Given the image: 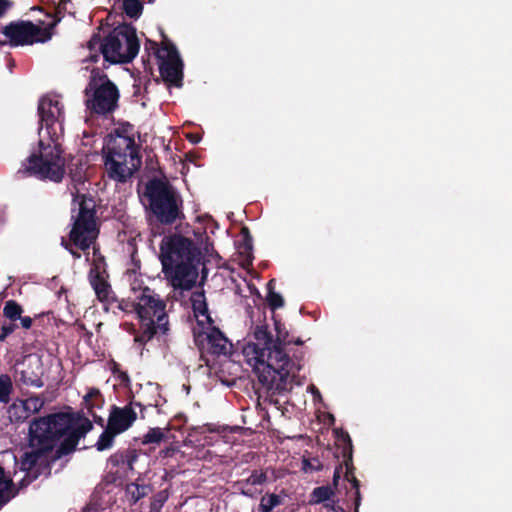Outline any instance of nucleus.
I'll list each match as a JSON object with an SVG mask.
<instances>
[{
    "mask_svg": "<svg viewBox=\"0 0 512 512\" xmlns=\"http://www.w3.org/2000/svg\"><path fill=\"white\" fill-rule=\"evenodd\" d=\"M93 429L92 422L77 412H56L34 417L29 423L28 446L18 462L25 476L20 481L24 488L40 475H50L51 465L72 454L80 441Z\"/></svg>",
    "mask_w": 512,
    "mask_h": 512,
    "instance_id": "f257e3e1",
    "label": "nucleus"
},
{
    "mask_svg": "<svg viewBox=\"0 0 512 512\" xmlns=\"http://www.w3.org/2000/svg\"><path fill=\"white\" fill-rule=\"evenodd\" d=\"M273 319L276 337L273 338L268 324H257L242 353L259 382L273 394H281L292 388V379L301 367L286 351V346L292 344L289 331L280 320Z\"/></svg>",
    "mask_w": 512,
    "mask_h": 512,
    "instance_id": "f03ea898",
    "label": "nucleus"
},
{
    "mask_svg": "<svg viewBox=\"0 0 512 512\" xmlns=\"http://www.w3.org/2000/svg\"><path fill=\"white\" fill-rule=\"evenodd\" d=\"M39 133L45 128L51 143L45 144L39 140V154L32 153L26 159L23 170L26 175L35 176L40 180L61 182L65 174V159L60 137L63 135V106L58 100L42 97L38 104Z\"/></svg>",
    "mask_w": 512,
    "mask_h": 512,
    "instance_id": "7ed1b4c3",
    "label": "nucleus"
},
{
    "mask_svg": "<svg viewBox=\"0 0 512 512\" xmlns=\"http://www.w3.org/2000/svg\"><path fill=\"white\" fill-rule=\"evenodd\" d=\"M72 196V228L69 233V240L62 238L61 245L75 259H80L81 253L75 250L73 246L86 251L95 243L99 235L96 201L91 195L81 194L78 190L73 192Z\"/></svg>",
    "mask_w": 512,
    "mask_h": 512,
    "instance_id": "20e7f679",
    "label": "nucleus"
},
{
    "mask_svg": "<svg viewBox=\"0 0 512 512\" xmlns=\"http://www.w3.org/2000/svg\"><path fill=\"white\" fill-rule=\"evenodd\" d=\"M145 211L151 224L172 226L185 219L184 201L168 181L153 178L144 188Z\"/></svg>",
    "mask_w": 512,
    "mask_h": 512,
    "instance_id": "39448f33",
    "label": "nucleus"
},
{
    "mask_svg": "<svg viewBox=\"0 0 512 512\" xmlns=\"http://www.w3.org/2000/svg\"><path fill=\"white\" fill-rule=\"evenodd\" d=\"M137 319L139 327L134 341L141 347L153 338L165 340L170 332L166 302L149 287H144L137 294Z\"/></svg>",
    "mask_w": 512,
    "mask_h": 512,
    "instance_id": "423d86ee",
    "label": "nucleus"
},
{
    "mask_svg": "<svg viewBox=\"0 0 512 512\" xmlns=\"http://www.w3.org/2000/svg\"><path fill=\"white\" fill-rule=\"evenodd\" d=\"M102 152L109 178L121 183L126 182L141 163L134 138L120 133L110 137Z\"/></svg>",
    "mask_w": 512,
    "mask_h": 512,
    "instance_id": "0eeeda50",
    "label": "nucleus"
},
{
    "mask_svg": "<svg viewBox=\"0 0 512 512\" xmlns=\"http://www.w3.org/2000/svg\"><path fill=\"white\" fill-rule=\"evenodd\" d=\"M85 106L90 114L107 115L118 108L119 89L108 75L93 69L84 90Z\"/></svg>",
    "mask_w": 512,
    "mask_h": 512,
    "instance_id": "6e6552de",
    "label": "nucleus"
},
{
    "mask_svg": "<svg viewBox=\"0 0 512 512\" xmlns=\"http://www.w3.org/2000/svg\"><path fill=\"white\" fill-rule=\"evenodd\" d=\"M140 42L136 28L130 23L115 27L103 39L101 54L105 61L112 64L130 63L138 54Z\"/></svg>",
    "mask_w": 512,
    "mask_h": 512,
    "instance_id": "1a4fd4ad",
    "label": "nucleus"
},
{
    "mask_svg": "<svg viewBox=\"0 0 512 512\" xmlns=\"http://www.w3.org/2000/svg\"><path fill=\"white\" fill-rule=\"evenodd\" d=\"M60 21L61 17L57 16L45 27H42L44 21H39V24L23 20L14 21L4 27L3 34L9 40V44L14 47L45 43L51 40L54 29Z\"/></svg>",
    "mask_w": 512,
    "mask_h": 512,
    "instance_id": "9d476101",
    "label": "nucleus"
},
{
    "mask_svg": "<svg viewBox=\"0 0 512 512\" xmlns=\"http://www.w3.org/2000/svg\"><path fill=\"white\" fill-rule=\"evenodd\" d=\"M199 257L201 252L195 242L183 235L165 236L160 243V260L165 269H169V266L178 262L186 261V258Z\"/></svg>",
    "mask_w": 512,
    "mask_h": 512,
    "instance_id": "9b49d317",
    "label": "nucleus"
},
{
    "mask_svg": "<svg viewBox=\"0 0 512 512\" xmlns=\"http://www.w3.org/2000/svg\"><path fill=\"white\" fill-rule=\"evenodd\" d=\"M162 37V50L166 51V55L158 60L161 78L168 86L180 88L183 86V62L176 46L167 39L164 32Z\"/></svg>",
    "mask_w": 512,
    "mask_h": 512,
    "instance_id": "f8f14e48",
    "label": "nucleus"
},
{
    "mask_svg": "<svg viewBox=\"0 0 512 512\" xmlns=\"http://www.w3.org/2000/svg\"><path fill=\"white\" fill-rule=\"evenodd\" d=\"M200 263L201 257L186 258V261L173 264L169 269L162 267V270L175 289L190 290L196 284Z\"/></svg>",
    "mask_w": 512,
    "mask_h": 512,
    "instance_id": "ddd939ff",
    "label": "nucleus"
},
{
    "mask_svg": "<svg viewBox=\"0 0 512 512\" xmlns=\"http://www.w3.org/2000/svg\"><path fill=\"white\" fill-rule=\"evenodd\" d=\"M133 405L142 407L138 402H130L124 407L113 405L109 413L107 425L120 434L128 430L137 419V413Z\"/></svg>",
    "mask_w": 512,
    "mask_h": 512,
    "instance_id": "4468645a",
    "label": "nucleus"
},
{
    "mask_svg": "<svg viewBox=\"0 0 512 512\" xmlns=\"http://www.w3.org/2000/svg\"><path fill=\"white\" fill-rule=\"evenodd\" d=\"M341 439L345 443L343 447V458L346 466L345 479L351 483V490H353L354 512H359L362 496L360 493V481L354 475V466L352 464V441L347 432H342Z\"/></svg>",
    "mask_w": 512,
    "mask_h": 512,
    "instance_id": "2eb2a0df",
    "label": "nucleus"
},
{
    "mask_svg": "<svg viewBox=\"0 0 512 512\" xmlns=\"http://www.w3.org/2000/svg\"><path fill=\"white\" fill-rule=\"evenodd\" d=\"M43 369L39 359L32 361L28 359L23 362V368L15 372V382L20 386L41 388L44 386L42 380Z\"/></svg>",
    "mask_w": 512,
    "mask_h": 512,
    "instance_id": "dca6fc26",
    "label": "nucleus"
},
{
    "mask_svg": "<svg viewBox=\"0 0 512 512\" xmlns=\"http://www.w3.org/2000/svg\"><path fill=\"white\" fill-rule=\"evenodd\" d=\"M90 284L95 291L97 299L105 305V310L108 311V305H112L116 301L111 285L98 271L90 275Z\"/></svg>",
    "mask_w": 512,
    "mask_h": 512,
    "instance_id": "f3484780",
    "label": "nucleus"
},
{
    "mask_svg": "<svg viewBox=\"0 0 512 512\" xmlns=\"http://www.w3.org/2000/svg\"><path fill=\"white\" fill-rule=\"evenodd\" d=\"M267 473L263 470H253L250 476L246 479L238 480L235 483V487L239 492L249 498H255L258 493L257 489L254 488L256 485H263L267 482Z\"/></svg>",
    "mask_w": 512,
    "mask_h": 512,
    "instance_id": "a211bd4d",
    "label": "nucleus"
},
{
    "mask_svg": "<svg viewBox=\"0 0 512 512\" xmlns=\"http://www.w3.org/2000/svg\"><path fill=\"white\" fill-rule=\"evenodd\" d=\"M208 352L212 355H226L230 344L224 333L217 327H213L207 334Z\"/></svg>",
    "mask_w": 512,
    "mask_h": 512,
    "instance_id": "6ab92c4d",
    "label": "nucleus"
},
{
    "mask_svg": "<svg viewBox=\"0 0 512 512\" xmlns=\"http://www.w3.org/2000/svg\"><path fill=\"white\" fill-rule=\"evenodd\" d=\"M137 459V451L128 448L115 452L109 457L108 461L114 467H126L128 470H133L134 463Z\"/></svg>",
    "mask_w": 512,
    "mask_h": 512,
    "instance_id": "aec40b11",
    "label": "nucleus"
},
{
    "mask_svg": "<svg viewBox=\"0 0 512 512\" xmlns=\"http://www.w3.org/2000/svg\"><path fill=\"white\" fill-rule=\"evenodd\" d=\"M191 304L195 316H202L205 317L209 323L213 322L209 314L208 304L206 302L204 291L193 292L191 295Z\"/></svg>",
    "mask_w": 512,
    "mask_h": 512,
    "instance_id": "412c9836",
    "label": "nucleus"
},
{
    "mask_svg": "<svg viewBox=\"0 0 512 512\" xmlns=\"http://www.w3.org/2000/svg\"><path fill=\"white\" fill-rule=\"evenodd\" d=\"M45 404V400L40 395H33L22 401V409L24 415H18L16 416L17 420L26 419L29 414H36L38 413Z\"/></svg>",
    "mask_w": 512,
    "mask_h": 512,
    "instance_id": "4be33fe9",
    "label": "nucleus"
},
{
    "mask_svg": "<svg viewBox=\"0 0 512 512\" xmlns=\"http://www.w3.org/2000/svg\"><path fill=\"white\" fill-rule=\"evenodd\" d=\"M15 494L12 480L6 477L3 467L0 465V509L6 505Z\"/></svg>",
    "mask_w": 512,
    "mask_h": 512,
    "instance_id": "5701e85b",
    "label": "nucleus"
},
{
    "mask_svg": "<svg viewBox=\"0 0 512 512\" xmlns=\"http://www.w3.org/2000/svg\"><path fill=\"white\" fill-rule=\"evenodd\" d=\"M104 397L98 388H89L86 395L83 397V404L87 409V412L95 411L100 409L104 405Z\"/></svg>",
    "mask_w": 512,
    "mask_h": 512,
    "instance_id": "b1692460",
    "label": "nucleus"
},
{
    "mask_svg": "<svg viewBox=\"0 0 512 512\" xmlns=\"http://www.w3.org/2000/svg\"><path fill=\"white\" fill-rule=\"evenodd\" d=\"M119 434L120 433L110 428V426L106 425L104 431L95 443L96 449L100 452L110 449L114 444L115 437Z\"/></svg>",
    "mask_w": 512,
    "mask_h": 512,
    "instance_id": "393cba45",
    "label": "nucleus"
},
{
    "mask_svg": "<svg viewBox=\"0 0 512 512\" xmlns=\"http://www.w3.org/2000/svg\"><path fill=\"white\" fill-rule=\"evenodd\" d=\"M150 487L144 484L130 483L126 487V493L129 495L131 505L136 504L140 499L146 497Z\"/></svg>",
    "mask_w": 512,
    "mask_h": 512,
    "instance_id": "a878e982",
    "label": "nucleus"
},
{
    "mask_svg": "<svg viewBox=\"0 0 512 512\" xmlns=\"http://www.w3.org/2000/svg\"><path fill=\"white\" fill-rule=\"evenodd\" d=\"M282 503H283V498L280 495L267 492L260 499V503L258 505V511L259 512H272L275 507L280 506Z\"/></svg>",
    "mask_w": 512,
    "mask_h": 512,
    "instance_id": "bb28decb",
    "label": "nucleus"
},
{
    "mask_svg": "<svg viewBox=\"0 0 512 512\" xmlns=\"http://www.w3.org/2000/svg\"><path fill=\"white\" fill-rule=\"evenodd\" d=\"M23 313V307L15 300H8L3 307V316L12 322H16Z\"/></svg>",
    "mask_w": 512,
    "mask_h": 512,
    "instance_id": "cd10ccee",
    "label": "nucleus"
},
{
    "mask_svg": "<svg viewBox=\"0 0 512 512\" xmlns=\"http://www.w3.org/2000/svg\"><path fill=\"white\" fill-rule=\"evenodd\" d=\"M275 280L272 279L267 283V303L272 311L284 306L283 297L274 291Z\"/></svg>",
    "mask_w": 512,
    "mask_h": 512,
    "instance_id": "c85d7f7f",
    "label": "nucleus"
},
{
    "mask_svg": "<svg viewBox=\"0 0 512 512\" xmlns=\"http://www.w3.org/2000/svg\"><path fill=\"white\" fill-rule=\"evenodd\" d=\"M122 9L131 19H138L143 11V4L140 0H123Z\"/></svg>",
    "mask_w": 512,
    "mask_h": 512,
    "instance_id": "c756f323",
    "label": "nucleus"
},
{
    "mask_svg": "<svg viewBox=\"0 0 512 512\" xmlns=\"http://www.w3.org/2000/svg\"><path fill=\"white\" fill-rule=\"evenodd\" d=\"M333 495L334 490L331 486H319L313 489L311 493V502L319 504L329 500Z\"/></svg>",
    "mask_w": 512,
    "mask_h": 512,
    "instance_id": "7c9ffc66",
    "label": "nucleus"
},
{
    "mask_svg": "<svg viewBox=\"0 0 512 512\" xmlns=\"http://www.w3.org/2000/svg\"><path fill=\"white\" fill-rule=\"evenodd\" d=\"M166 438V433L159 427L150 428L142 437V444H158Z\"/></svg>",
    "mask_w": 512,
    "mask_h": 512,
    "instance_id": "2f4dec72",
    "label": "nucleus"
},
{
    "mask_svg": "<svg viewBox=\"0 0 512 512\" xmlns=\"http://www.w3.org/2000/svg\"><path fill=\"white\" fill-rule=\"evenodd\" d=\"M13 390L11 377L7 374L0 375V402L8 403Z\"/></svg>",
    "mask_w": 512,
    "mask_h": 512,
    "instance_id": "473e14b6",
    "label": "nucleus"
},
{
    "mask_svg": "<svg viewBox=\"0 0 512 512\" xmlns=\"http://www.w3.org/2000/svg\"><path fill=\"white\" fill-rule=\"evenodd\" d=\"M167 500L168 493L166 490L158 492L151 499L149 512H161V509Z\"/></svg>",
    "mask_w": 512,
    "mask_h": 512,
    "instance_id": "72a5a7b5",
    "label": "nucleus"
},
{
    "mask_svg": "<svg viewBox=\"0 0 512 512\" xmlns=\"http://www.w3.org/2000/svg\"><path fill=\"white\" fill-rule=\"evenodd\" d=\"M117 303V308L124 313H136L137 314V296L135 300L130 301L126 299H117L114 301Z\"/></svg>",
    "mask_w": 512,
    "mask_h": 512,
    "instance_id": "f704fd0d",
    "label": "nucleus"
},
{
    "mask_svg": "<svg viewBox=\"0 0 512 512\" xmlns=\"http://www.w3.org/2000/svg\"><path fill=\"white\" fill-rule=\"evenodd\" d=\"M18 328V325L16 322H4L0 325V342L6 341L8 336H10L12 333L15 332V330Z\"/></svg>",
    "mask_w": 512,
    "mask_h": 512,
    "instance_id": "c9c22d12",
    "label": "nucleus"
},
{
    "mask_svg": "<svg viewBox=\"0 0 512 512\" xmlns=\"http://www.w3.org/2000/svg\"><path fill=\"white\" fill-rule=\"evenodd\" d=\"M103 39L100 34H93V36L90 38V40L88 41L87 43V47L88 49L92 52V51H96L97 49H99V51L101 52V45L103 44Z\"/></svg>",
    "mask_w": 512,
    "mask_h": 512,
    "instance_id": "e433bc0d",
    "label": "nucleus"
},
{
    "mask_svg": "<svg viewBox=\"0 0 512 512\" xmlns=\"http://www.w3.org/2000/svg\"><path fill=\"white\" fill-rule=\"evenodd\" d=\"M322 468V464L317 458L311 460L304 459L303 460V469L305 471H319Z\"/></svg>",
    "mask_w": 512,
    "mask_h": 512,
    "instance_id": "4c0bfd02",
    "label": "nucleus"
},
{
    "mask_svg": "<svg viewBox=\"0 0 512 512\" xmlns=\"http://www.w3.org/2000/svg\"><path fill=\"white\" fill-rule=\"evenodd\" d=\"M70 2V0H60L57 7H56V11L53 15H51L50 13H45L47 17H52L53 20L59 16V17H63L64 16V13L66 12V5L67 3Z\"/></svg>",
    "mask_w": 512,
    "mask_h": 512,
    "instance_id": "58836bf2",
    "label": "nucleus"
},
{
    "mask_svg": "<svg viewBox=\"0 0 512 512\" xmlns=\"http://www.w3.org/2000/svg\"><path fill=\"white\" fill-rule=\"evenodd\" d=\"M145 49L146 50H153V53L155 54V56L157 57V59L159 60L161 57L164 56L163 54V50H162V47L159 48L158 47V44L154 41H151V40H147L146 43H145Z\"/></svg>",
    "mask_w": 512,
    "mask_h": 512,
    "instance_id": "ea45409f",
    "label": "nucleus"
},
{
    "mask_svg": "<svg viewBox=\"0 0 512 512\" xmlns=\"http://www.w3.org/2000/svg\"><path fill=\"white\" fill-rule=\"evenodd\" d=\"M241 247L244 249L245 252H250L253 248V239L252 237H246L242 238V244Z\"/></svg>",
    "mask_w": 512,
    "mask_h": 512,
    "instance_id": "a19ab883",
    "label": "nucleus"
},
{
    "mask_svg": "<svg viewBox=\"0 0 512 512\" xmlns=\"http://www.w3.org/2000/svg\"><path fill=\"white\" fill-rule=\"evenodd\" d=\"M18 320H20L21 326L24 329H30L32 327L33 319L30 316L21 315V318H19Z\"/></svg>",
    "mask_w": 512,
    "mask_h": 512,
    "instance_id": "79ce46f5",
    "label": "nucleus"
},
{
    "mask_svg": "<svg viewBox=\"0 0 512 512\" xmlns=\"http://www.w3.org/2000/svg\"><path fill=\"white\" fill-rule=\"evenodd\" d=\"M116 376L119 378V380L122 384L126 385V384L130 383V377L126 371H119V374Z\"/></svg>",
    "mask_w": 512,
    "mask_h": 512,
    "instance_id": "37998d69",
    "label": "nucleus"
},
{
    "mask_svg": "<svg viewBox=\"0 0 512 512\" xmlns=\"http://www.w3.org/2000/svg\"><path fill=\"white\" fill-rule=\"evenodd\" d=\"M88 414L92 416L96 424L100 425L101 427H104V419L101 416L97 415L95 411L88 412Z\"/></svg>",
    "mask_w": 512,
    "mask_h": 512,
    "instance_id": "c03bdc74",
    "label": "nucleus"
},
{
    "mask_svg": "<svg viewBox=\"0 0 512 512\" xmlns=\"http://www.w3.org/2000/svg\"><path fill=\"white\" fill-rule=\"evenodd\" d=\"M340 472H341V465L335 469L334 474H333L332 483L335 488L338 486V482L340 479Z\"/></svg>",
    "mask_w": 512,
    "mask_h": 512,
    "instance_id": "a18cd8bd",
    "label": "nucleus"
},
{
    "mask_svg": "<svg viewBox=\"0 0 512 512\" xmlns=\"http://www.w3.org/2000/svg\"><path fill=\"white\" fill-rule=\"evenodd\" d=\"M9 6L10 2L8 0H0V17L6 12Z\"/></svg>",
    "mask_w": 512,
    "mask_h": 512,
    "instance_id": "49530a36",
    "label": "nucleus"
},
{
    "mask_svg": "<svg viewBox=\"0 0 512 512\" xmlns=\"http://www.w3.org/2000/svg\"><path fill=\"white\" fill-rule=\"evenodd\" d=\"M71 178L75 182H80V183L83 182V176H82V174L80 172L79 173L78 172L71 173Z\"/></svg>",
    "mask_w": 512,
    "mask_h": 512,
    "instance_id": "de8ad7c7",
    "label": "nucleus"
},
{
    "mask_svg": "<svg viewBox=\"0 0 512 512\" xmlns=\"http://www.w3.org/2000/svg\"><path fill=\"white\" fill-rule=\"evenodd\" d=\"M241 235H242V238H246V237H252L251 234H250V231L247 227H242L241 228Z\"/></svg>",
    "mask_w": 512,
    "mask_h": 512,
    "instance_id": "09e8293b",
    "label": "nucleus"
},
{
    "mask_svg": "<svg viewBox=\"0 0 512 512\" xmlns=\"http://www.w3.org/2000/svg\"><path fill=\"white\" fill-rule=\"evenodd\" d=\"M119 371H122V370L120 369V365H119L118 363L114 362V363H113V366H112V373H113L114 375H118V374H119Z\"/></svg>",
    "mask_w": 512,
    "mask_h": 512,
    "instance_id": "8fccbe9b",
    "label": "nucleus"
},
{
    "mask_svg": "<svg viewBox=\"0 0 512 512\" xmlns=\"http://www.w3.org/2000/svg\"><path fill=\"white\" fill-rule=\"evenodd\" d=\"M292 344L302 345V344H303V341H302L300 338H297L296 340H293V339H292Z\"/></svg>",
    "mask_w": 512,
    "mask_h": 512,
    "instance_id": "3c124183",
    "label": "nucleus"
},
{
    "mask_svg": "<svg viewBox=\"0 0 512 512\" xmlns=\"http://www.w3.org/2000/svg\"><path fill=\"white\" fill-rule=\"evenodd\" d=\"M98 57H99V56H98L97 54H96V55H91V56H90V60H91L92 62H96V61H97V59H98Z\"/></svg>",
    "mask_w": 512,
    "mask_h": 512,
    "instance_id": "603ef678",
    "label": "nucleus"
},
{
    "mask_svg": "<svg viewBox=\"0 0 512 512\" xmlns=\"http://www.w3.org/2000/svg\"><path fill=\"white\" fill-rule=\"evenodd\" d=\"M31 10H38L40 12H43V9L41 7H38V6L32 7Z\"/></svg>",
    "mask_w": 512,
    "mask_h": 512,
    "instance_id": "864d4df0",
    "label": "nucleus"
},
{
    "mask_svg": "<svg viewBox=\"0 0 512 512\" xmlns=\"http://www.w3.org/2000/svg\"><path fill=\"white\" fill-rule=\"evenodd\" d=\"M147 3H154L155 0H146Z\"/></svg>",
    "mask_w": 512,
    "mask_h": 512,
    "instance_id": "5fc2aeb1",
    "label": "nucleus"
},
{
    "mask_svg": "<svg viewBox=\"0 0 512 512\" xmlns=\"http://www.w3.org/2000/svg\"><path fill=\"white\" fill-rule=\"evenodd\" d=\"M83 512H91V509L87 508Z\"/></svg>",
    "mask_w": 512,
    "mask_h": 512,
    "instance_id": "6e6d98bb",
    "label": "nucleus"
},
{
    "mask_svg": "<svg viewBox=\"0 0 512 512\" xmlns=\"http://www.w3.org/2000/svg\"><path fill=\"white\" fill-rule=\"evenodd\" d=\"M196 137H193V139H191V142H196Z\"/></svg>",
    "mask_w": 512,
    "mask_h": 512,
    "instance_id": "4d7b16f0",
    "label": "nucleus"
},
{
    "mask_svg": "<svg viewBox=\"0 0 512 512\" xmlns=\"http://www.w3.org/2000/svg\"><path fill=\"white\" fill-rule=\"evenodd\" d=\"M196 137H193V139H191V142H196Z\"/></svg>",
    "mask_w": 512,
    "mask_h": 512,
    "instance_id": "13d9d810",
    "label": "nucleus"
},
{
    "mask_svg": "<svg viewBox=\"0 0 512 512\" xmlns=\"http://www.w3.org/2000/svg\"><path fill=\"white\" fill-rule=\"evenodd\" d=\"M313 390H316V392L319 394V391L316 389V387H312Z\"/></svg>",
    "mask_w": 512,
    "mask_h": 512,
    "instance_id": "bf43d9fd",
    "label": "nucleus"
}]
</instances>
